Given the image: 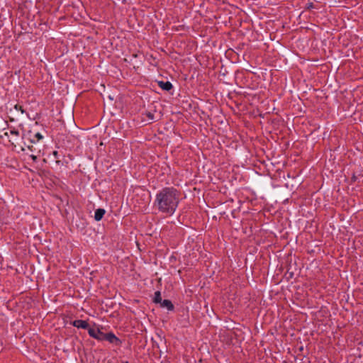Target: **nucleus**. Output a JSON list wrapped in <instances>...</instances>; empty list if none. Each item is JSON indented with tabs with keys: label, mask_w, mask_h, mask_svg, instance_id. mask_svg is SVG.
I'll list each match as a JSON object with an SVG mask.
<instances>
[{
	"label": "nucleus",
	"mask_w": 363,
	"mask_h": 363,
	"mask_svg": "<svg viewBox=\"0 0 363 363\" xmlns=\"http://www.w3.org/2000/svg\"><path fill=\"white\" fill-rule=\"evenodd\" d=\"M180 201V193L173 187H164L155 196V207L159 212L172 216L177 208Z\"/></svg>",
	"instance_id": "1"
},
{
	"label": "nucleus",
	"mask_w": 363,
	"mask_h": 363,
	"mask_svg": "<svg viewBox=\"0 0 363 363\" xmlns=\"http://www.w3.org/2000/svg\"><path fill=\"white\" fill-rule=\"evenodd\" d=\"M89 335L99 341H104L105 334L102 331H101L99 328H89L88 330Z\"/></svg>",
	"instance_id": "2"
},
{
	"label": "nucleus",
	"mask_w": 363,
	"mask_h": 363,
	"mask_svg": "<svg viewBox=\"0 0 363 363\" xmlns=\"http://www.w3.org/2000/svg\"><path fill=\"white\" fill-rule=\"evenodd\" d=\"M104 340L116 345H119L121 343V340L113 333H106Z\"/></svg>",
	"instance_id": "3"
},
{
	"label": "nucleus",
	"mask_w": 363,
	"mask_h": 363,
	"mask_svg": "<svg viewBox=\"0 0 363 363\" xmlns=\"http://www.w3.org/2000/svg\"><path fill=\"white\" fill-rule=\"evenodd\" d=\"M72 325L77 328L88 329L89 324L84 320H75L72 323Z\"/></svg>",
	"instance_id": "4"
},
{
	"label": "nucleus",
	"mask_w": 363,
	"mask_h": 363,
	"mask_svg": "<svg viewBox=\"0 0 363 363\" xmlns=\"http://www.w3.org/2000/svg\"><path fill=\"white\" fill-rule=\"evenodd\" d=\"M159 86L164 90V91H169L172 89V84L170 82H163V81H159L158 82Z\"/></svg>",
	"instance_id": "5"
},
{
	"label": "nucleus",
	"mask_w": 363,
	"mask_h": 363,
	"mask_svg": "<svg viewBox=\"0 0 363 363\" xmlns=\"http://www.w3.org/2000/svg\"><path fill=\"white\" fill-rule=\"evenodd\" d=\"M106 211L103 208H98L96 210L94 213V219L96 221H99L102 219L103 216H104Z\"/></svg>",
	"instance_id": "6"
},
{
	"label": "nucleus",
	"mask_w": 363,
	"mask_h": 363,
	"mask_svg": "<svg viewBox=\"0 0 363 363\" xmlns=\"http://www.w3.org/2000/svg\"><path fill=\"white\" fill-rule=\"evenodd\" d=\"M160 306L162 308H166L169 311H172L174 309V305L172 301L167 299L163 300L160 303Z\"/></svg>",
	"instance_id": "7"
},
{
	"label": "nucleus",
	"mask_w": 363,
	"mask_h": 363,
	"mask_svg": "<svg viewBox=\"0 0 363 363\" xmlns=\"http://www.w3.org/2000/svg\"><path fill=\"white\" fill-rule=\"evenodd\" d=\"M162 301L160 291H157L155 293L154 302L160 303Z\"/></svg>",
	"instance_id": "8"
},
{
	"label": "nucleus",
	"mask_w": 363,
	"mask_h": 363,
	"mask_svg": "<svg viewBox=\"0 0 363 363\" xmlns=\"http://www.w3.org/2000/svg\"><path fill=\"white\" fill-rule=\"evenodd\" d=\"M43 139V135L40 133H37L34 135V138L30 140L31 143H34L35 141H39Z\"/></svg>",
	"instance_id": "9"
},
{
	"label": "nucleus",
	"mask_w": 363,
	"mask_h": 363,
	"mask_svg": "<svg viewBox=\"0 0 363 363\" xmlns=\"http://www.w3.org/2000/svg\"><path fill=\"white\" fill-rule=\"evenodd\" d=\"M15 109L17 111H20L21 113H24V110L23 109V107L21 105L16 104L14 106Z\"/></svg>",
	"instance_id": "10"
},
{
	"label": "nucleus",
	"mask_w": 363,
	"mask_h": 363,
	"mask_svg": "<svg viewBox=\"0 0 363 363\" xmlns=\"http://www.w3.org/2000/svg\"><path fill=\"white\" fill-rule=\"evenodd\" d=\"M10 134L11 135H14L15 137H18L19 135V132L16 130H10Z\"/></svg>",
	"instance_id": "11"
},
{
	"label": "nucleus",
	"mask_w": 363,
	"mask_h": 363,
	"mask_svg": "<svg viewBox=\"0 0 363 363\" xmlns=\"http://www.w3.org/2000/svg\"><path fill=\"white\" fill-rule=\"evenodd\" d=\"M4 135L9 137V133L7 131L4 132L2 135H0V137H3Z\"/></svg>",
	"instance_id": "12"
},
{
	"label": "nucleus",
	"mask_w": 363,
	"mask_h": 363,
	"mask_svg": "<svg viewBox=\"0 0 363 363\" xmlns=\"http://www.w3.org/2000/svg\"><path fill=\"white\" fill-rule=\"evenodd\" d=\"M30 157L32 158V160L35 162L37 160V156L34 155H30Z\"/></svg>",
	"instance_id": "13"
},
{
	"label": "nucleus",
	"mask_w": 363,
	"mask_h": 363,
	"mask_svg": "<svg viewBox=\"0 0 363 363\" xmlns=\"http://www.w3.org/2000/svg\"><path fill=\"white\" fill-rule=\"evenodd\" d=\"M53 155L57 159V155H58V152L57 151H54L53 152Z\"/></svg>",
	"instance_id": "14"
},
{
	"label": "nucleus",
	"mask_w": 363,
	"mask_h": 363,
	"mask_svg": "<svg viewBox=\"0 0 363 363\" xmlns=\"http://www.w3.org/2000/svg\"><path fill=\"white\" fill-rule=\"evenodd\" d=\"M27 147H28L30 151H33V145H27Z\"/></svg>",
	"instance_id": "15"
},
{
	"label": "nucleus",
	"mask_w": 363,
	"mask_h": 363,
	"mask_svg": "<svg viewBox=\"0 0 363 363\" xmlns=\"http://www.w3.org/2000/svg\"><path fill=\"white\" fill-rule=\"evenodd\" d=\"M308 9L313 8V4L312 3L309 4L308 5Z\"/></svg>",
	"instance_id": "16"
},
{
	"label": "nucleus",
	"mask_w": 363,
	"mask_h": 363,
	"mask_svg": "<svg viewBox=\"0 0 363 363\" xmlns=\"http://www.w3.org/2000/svg\"><path fill=\"white\" fill-rule=\"evenodd\" d=\"M147 116H148V117H149L150 118H151V119H152V118H153V115H152V113H149Z\"/></svg>",
	"instance_id": "17"
},
{
	"label": "nucleus",
	"mask_w": 363,
	"mask_h": 363,
	"mask_svg": "<svg viewBox=\"0 0 363 363\" xmlns=\"http://www.w3.org/2000/svg\"><path fill=\"white\" fill-rule=\"evenodd\" d=\"M9 142H11L12 144H13V141L11 139H9Z\"/></svg>",
	"instance_id": "18"
}]
</instances>
